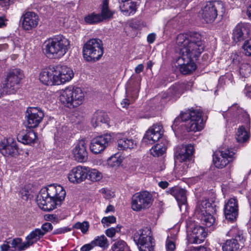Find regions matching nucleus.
Masks as SVG:
<instances>
[{
  "label": "nucleus",
  "instance_id": "obj_47",
  "mask_svg": "<svg viewBox=\"0 0 251 251\" xmlns=\"http://www.w3.org/2000/svg\"><path fill=\"white\" fill-rule=\"evenodd\" d=\"M120 229V227H119L118 226L116 228L110 227L106 230L105 234L107 236L109 237H113L114 236L116 232H119Z\"/></svg>",
  "mask_w": 251,
  "mask_h": 251
},
{
  "label": "nucleus",
  "instance_id": "obj_2",
  "mask_svg": "<svg viewBox=\"0 0 251 251\" xmlns=\"http://www.w3.org/2000/svg\"><path fill=\"white\" fill-rule=\"evenodd\" d=\"M66 192L60 185L52 184L42 188L36 198L39 207L44 211H50L64 200Z\"/></svg>",
  "mask_w": 251,
  "mask_h": 251
},
{
  "label": "nucleus",
  "instance_id": "obj_22",
  "mask_svg": "<svg viewBox=\"0 0 251 251\" xmlns=\"http://www.w3.org/2000/svg\"><path fill=\"white\" fill-rule=\"evenodd\" d=\"M87 143L84 139H81L77 142L72 151L75 159L78 162L85 161L88 158L87 151Z\"/></svg>",
  "mask_w": 251,
  "mask_h": 251
},
{
  "label": "nucleus",
  "instance_id": "obj_48",
  "mask_svg": "<svg viewBox=\"0 0 251 251\" xmlns=\"http://www.w3.org/2000/svg\"><path fill=\"white\" fill-rule=\"evenodd\" d=\"M52 225L50 223H45L42 226L41 230L44 233V235L47 232L52 230Z\"/></svg>",
  "mask_w": 251,
  "mask_h": 251
},
{
  "label": "nucleus",
  "instance_id": "obj_40",
  "mask_svg": "<svg viewBox=\"0 0 251 251\" xmlns=\"http://www.w3.org/2000/svg\"><path fill=\"white\" fill-rule=\"evenodd\" d=\"M22 240L21 238H17L13 239L12 240H9V243L11 246V247L12 249H15L17 248L18 250L19 251H24L25 249H20V248L23 246V244H24V242H22Z\"/></svg>",
  "mask_w": 251,
  "mask_h": 251
},
{
  "label": "nucleus",
  "instance_id": "obj_4",
  "mask_svg": "<svg viewBox=\"0 0 251 251\" xmlns=\"http://www.w3.org/2000/svg\"><path fill=\"white\" fill-rule=\"evenodd\" d=\"M70 47V41L65 36L59 35L45 42V50L48 57L60 58L63 56Z\"/></svg>",
  "mask_w": 251,
  "mask_h": 251
},
{
  "label": "nucleus",
  "instance_id": "obj_44",
  "mask_svg": "<svg viewBox=\"0 0 251 251\" xmlns=\"http://www.w3.org/2000/svg\"><path fill=\"white\" fill-rule=\"evenodd\" d=\"M66 218L64 215L60 214H48L45 216V220H63Z\"/></svg>",
  "mask_w": 251,
  "mask_h": 251
},
{
  "label": "nucleus",
  "instance_id": "obj_46",
  "mask_svg": "<svg viewBox=\"0 0 251 251\" xmlns=\"http://www.w3.org/2000/svg\"><path fill=\"white\" fill-rule=\"evenodd\" d=\"M14 1V0H0V7L3 8V10H7Z\"/></svg>",
  "mask_w": 251,
  "mask_h": 251
},
{
  "label": "nucleus",
  "instance_id": "obj_16",
  "mask_svg": "<svg viewBox=\"0 0 251 251\" xmlns=\"http://www.w3.org/2000/svg\"><path fill=\"white\" fill-rule=\"evenodd\" d=\"M111 141L112 136L109 134L97 136L91 140L90 150L95 154L100 153L108 146Z\"/></svg>",
  "mask_w": 251,
  "mask_h": 251
},
{
  "label": "nucleus",
  "instance_id": "obj_50",
  "mask_svg": "<svg viewBox=\"0 0 251 251\" xmlns=\"http://www.w3.org/2000/svg\"><path fill=\"white\" fill-rule=\"evenodd\" d=\"M0 249L1 251H14L11 247L9 241H5L0 246Z\"/></svg>",
  "mask_w": 251,
  "mask_h": 251
},
{
  "label": "nucleus",
  "instance_id": "obj_11",
  "mask_svg": "<svg viewBox=\"0 0 251 251\" xmlns=\"http://www.w3.org/2000/svg\"><path fill=\"white\" fill-rule=\"evenodd\" d=\"M224 7L221 1H208L201 7L200 14L202 19L206 23H213L218 15V11Z\"/></svg>",
  "mask_w": 251,
  "mask_h": 251
},
{
  "label": "nucleus",
  "instance_id": "obj_29",
  "mask_svg": "<svg viewBox=\"0 0 251 251\" xmlns=\"http://www.w3.org/2000/svg\"><path fill=\"white\" fill-rule=\"evenodd\" d=\"M117 146L119 150L125 151L134 149L137 144L133 139L124 137L118 140Z\"/></svg>",
  "mask_w": 251,
  "mask_h": 251
},
{
  "label": "nucleus",
  "instance_id": "obj_60",
  "mask_svg": "<svg viewBox=\"0 0 251 251\" xmlns=\"http://www.w3.org/2000/svg\"><path fill=\"white\" fill-rule=\"evenodd\" d=\"M158 185L162 188L165 189L168 186L169 183L166 181H162L158 183Z\"/></svg>",
  "mask_w": 251,
  "mask_h": 251
},
{
  "label": "nucleus",
  "instance_id": "obj_63",
  "mask_svg": "<svg viewBox=\"0 0 251 251\" xmlns=\"http://www.w3.org/2000/svg\"><path fill=\"white\" fill-rule=\"evenodd\" d=\"M8 47V45L5 43L0 45V51L6 50Z\"/></svg>",
  "mask_w": 251,
  "mask_h": 251
},
{
  "label": "nucleus",
  "instance_id": "obj_17",
  "mask_svg": "<svg viewBox=\"0 0 251 251\" xmlns=\"http://www.w3.org/2000/svg\"><path fill=\"white\" fill-rule=\"evenodd\" d=\"M26 113L27 126L30 128L38 126L44 117V112L39 107H30L27 109Z\"/></svg>",
  "mask_w": 251,
  "mask_h": 251
},
{
  "label": "nucleus",
  "instance_id": "obj_18",
  "mask_svg": "<svg viewBox=\"0 0 251 251\" xmlns=\"http://www.w3.org/2000/svg\"><path fill=\"white\" fill-rule=\"evenodd\" d=\"M57 85H60L70 81L74 74L71 68L65 65H58L54 67Z\"/></svg>",
  "mask_w": 251,
  "mask_h": 251
},
{
  "label": "nucleus",
  "instance_id": "obj_21",
  "mask_svg": "<svg viewBox=\"0 0 251 251\" xmlns=\"http://www.w3.org/2000/svg\"><path fill=\"white\" fill-rule=\"evenodd\" d=\"M88 168L78 166L73 168L69 173V180L73 183H79L83 181L87 177Z\"/></svg>",
  "mask_w": 251,
  "mask_h": 251
},
{
  "label": "nucleus",
  "instance_id": "obj_51",
  "mask_svg": "<svg viewBox=\"0 0 251 251\" xmlns=\"http://www.w3.org/2000/svg\"><path fill=\"white\" fill-rule=\"evenodd\" d=\"M178 228H173L172 229H170L169 232H170V235H168V237H169V239L175 241L176 239V234L177 232H178Z\"/></svg>",
  "mask_w": 251,
  "mask_h": 251
},
{
  "label": "nucleus",
  "instance_id": "obj_24",
  "mask_svg": "<svg viewBox=\"0 0 251 251\" xmlns=\"http://www.w3.org/2000/svg\"><path fill=\"white\" fill-rule=\"evenodd\" d=\"M22 27L25 30L35 28L38 25L39 18L37 14L33 12H27L23 16Z\"/></svg>",
  "mask_w": 251,
  "mask_h": 251
},
{
  "label": "nucleus",
  "instance_id": "obj_1",
  "mask_svg": "<svg viewBox=\"0 0 251 251\" xmlns=\"http://www.w3.org/2000/svg\"><path fill=\"white\" fill-rule=\"evenodd\" d=\"M176 43L179 56L176 60V66L182 74H190L196 69L194 61L204 50L201 37L196 33L180 34L177 36Z\"/></svg>",
  "mask_w": 251,
  "mask_h": 251
},
{
  "label": "nucleus",
  "instance_id": "obj_56",
  "mask_svg": "<svg viewBox=\"0 0 251 251\" xmlns=\"http://www.w3.org/2000/svg\"><path fill=\"white\" fill-rule=\"evenodd\" d=\"M7 20L4 16L0 17V28H3L6 26Z\"/></svg>",
  "mask_w": 251,
  "mask_h": 251
},
{
  "label": "nucleus",
  "instance_id": "obj_9",
  "mask_svg": "<svg viewBox=\"0 0 251 251\" xmlns=\"http://www.w3.org/2000/svg\"><path fill=\"white\" fill-rule=\"evenodd\" d=\"M134 240L140 251H153V238L150 227H146L136 232L134 235Z\"/></svg>",
  "mask_w": 251,
  "mask_h": 251
},
{
  "label": "nucleus",
  "instance_id": "obj_55",
  "mask_svg": "<svg viewBox=\"0 0 251 251\" xmlns=\"http://www.w3.org/2000/svg\"><path fill=\"white\" fill-rule=\"evenodd\" d=\"M235 239H237V241L239 240L240 242H244L245 239L243 236L242 232L241 231H239L237 232V233L235 235Z\"/></svg>",
  "mask_w": 251,
  "mask_h": 251
},
{
  "label": "nucleus",
  "instance_id": "obj_58",
  "mask_svg": "<svg viewBox=\"0 0 251 251\" xmlns=\"http://www.w3.org/2000/svg\"><path fill=\"white\" fill-rule=\"evenodd\" d=\"M144 65L142 64H139L135 69V72L136 74H139L144 70Z\"/></svg>",
  "mask_w": 251,
  "mask_h": 251
},
{
  "label": "nucleus",
  "instance_id": "obj_3",
  "mask_svg": "<svg viewBox=\"0 0 251 251\" xmlns=\"http://www.w3.org/2000/svg\"><path fill=\"white\" fill-rule=\"evenodd\" d=\"M225 118L228 117H238L240 122L244 123V125L240 126L236 133V139L239 143L246 142L249 138L248 130L250 128L251 119L249 115L237 104H234L229 108L227 112L223 113Z\"/></svg>",
  "mask_w": 251,
  "mask_h": 251
},
{
  "label": "nucleus",
  "instance_id": "obj_23",
  "mask_svg": "<svg viewBox=\"0 0 251 251\" xmlns=\"http://www.w3.org/2000/svg\"><path fill=\"white\" fill-rule=\"evenodd\" d=\"M224 214L226 220H235L238 215V205L235 198H230L225 204Z\"/></svg>",
  "mask_w": 251,
  "mask_h": 251
},
{
  "label": "nucleus",
  "instance_id": "obj_38",
  "mask_svg": "<svg viewBox=\"0 0 251 251\" xmlns=\"http://www.w3.org/2000/svg\"><path fill=\"white\" fill-rule=\"evenodd\" d=\"M166 150L164 144H156L150 150L151 154L153 156H159L163 154Z\"/></svg>",
  "mask_w": 251,
  "mask_h": 251
},
{
  "label": "nucleus",
  "instance_id": "obj_37",
  "mask_svg": "<svg viewBox=\"0 0 251 251\" xmlns=\"http://www.w3.org/2000/svg\"><path fill=\"white\" fill-rule=\"evenodd\" d=\"M92 241L94 247L98 246L101 248L105 249L107 248L109 246L108 241L106 237L103 235L100 236H97Z\"/></svg>",
  "mask_w": 251,
  "mask_h": 251
},
{
  "label": "nucleus",
  "instance_id": "obj_42",
  "mask_svg": "<svg viewBox=\"0 0 251 251\" xmlns=\"http://www.w3.org/2000/svg\"><path fill=\"white\" fill-rule=\"evenodd\" d=\"M251 71L250 66L249 64H242L239 70L240 75L243 77H247L249 76Z\"/></svg>",
  "mask_w": 251,
  "mask_h": 251
},
{
  "label": "nucleus",
  "instance_id": "obj_25",
  "mask_svg": "<svg viewBox=\"0 0 251 251\" xmlns=\"http://www.w3.org/2000/svg\"><path fill=\"white\" fill-rule=\"evenodd\" d=\"M54 67L44 69L40 74V81L47 85H57Z\"/></svg>",
  "mask_w": 251,
  "mask_h": 251
},
{
  "label": "nucleus",
  "instance_id": "obj_41",
  "mask_svg": "<svg viewBox=\"0 0 251 251\" xmlns=\"http://www.w3.org/2000/svg\"><path fill=\"white\" fill-rule=\"evenodd\" d=\"M89 227V224L86 221H84L83 222H77L73 226V228L80 229L83 233H86L87 232Z\"/></svg>",
  "mask_w": 251,
  "mask_h": 251
},
{
  "label": "nucleus",
  "instance_id": "obj_27",
  "mask_svg": "<svg viewBox=\"0 0 251 251\" xmlns=\"http://www.w3.org/2000/svg\"><path fill=\"white\" fill-rule=\"evenodd\" d=\"M44 233L40 228H36L32 231L26 237V241L24 242L20 249H26L34 243L37 242L44 236Z\"/></svg>",
  "mask_w": 251,
  "mask_h": 251
},
{
  "label": "nucleus",
  "instance_id": "obj_64",
  "mask_svg": "<svg viewBox=\"0 0 251 251\" xmlns=\"http://www.w3.org/2000/svg\"><path fill=\"white\" fill-rule=\"evenodd\" d=\"M196 248L193 246H187L184 251H196Z\"/></svg>",
  "mask_w": 251,
  "mask_h": 251
},
{
  "label": "nucleus",
  "instance_id": "obj_15",
  "mask_svg": "<svg viewBox=\"0 0 251 251\" xmlns=\"http://www.w3.org/2000/svg\"><path fill=\"white\" fill-rule=\"evenodd\" d=\"M24 77L23 72L19 69H14L9 70L7 74L5 83L3 89L8 94H14L17 89V85Z\"/></svg>",
  "mask_w": 251,
  "mask_h": 251
},
{
  "label": "nucleus",
  "instance_id": "obj_61",
  "mask_svg": "<svg viewBox=\"0 0 251 251\" xmlns=\"http://www.w3.org/2000/svg\"><path fill=\"white\" fill-rule=\"evenodd\" d=\"M195 248H196V251H211L210 249L204 246H200L198 247H195Z\"/></svg>",
  "mask_w": 251,
  "mask_h": 251
},
{
  "label": "nucleus",
  "instance_id": "obj_32",
  "mask_svg": "<svg viewBox=\"0 0 251 251\" xmlns=\"http://www.w3.org/2000/svg\"><path fill=\"white\" fill-rule=\"evenodd\" d=\"M108 118L106 114L102 112H97L94 113L91 120V124L93 127H96L102 124H106Z\"/></svg>",
  "mask_w": 251,
  "mask_h": 251
},
{
  "label": "nucleus",
  "instance_id": "obj_12",
  "mask_svg": "<svg viewBox=\"0 0 251 251\" xmlns=\"http://www.w3.org/2000/svg\"><path fill=\"white\" fill-rule=\"evenodd\" d=\"M153 198L152 195L147 191L135 194L132 198L131 208L139 211L150 208L152 204Z\"/></svg>",
  "mask_w": 251,
  "mask_h": 251
},
{
  "label": "nucleus",
  "instance_id": "obj_34",
  "mask_svg": "<svg viewBox=\"0 0 251 251\" xmlns=\"http://www.w3.org/2000/svg\"><path fill=\"white\" fill-rule=\"evenodd\" d=\"M240 250V245L237 239L227 240L222 246L223 251H238Z\"/></svg>",
  "mask_w": 251,
  "mask_h": 251
},
{
  "label": "nucleus",
  "instance_id": "obj_8",
  "mask_svg": "<svg viewBox=\"0 0 251 251\" xmlns=\"http://www.w3.org/2000/svg\"><path fill=\"white\" fill-rule=\"evenodd\" d=\"M186 227L189 244H198L204 241L207 235L204 226H197L195 221H186Z\"/></svg>",
  "mask_w": 251,
  "mask_h": 251
},
{
  "label": "nucleus",
  "instance_id": "obj_33",
  "mask_svg": "<svg viewBox=\"0 0 251 251\" xmlns=\"http://www.w3.org/2000/svg\"><path fill=\"white\" fill-rule=\"evenodd\" d=\"M114 12L111 10L108 6V0H103L101 5L100 17L102 21L109 20L113 18Z\"/></svg>",
  "mask_w": 251,
  "mask_h": 251
},
{
  "label": "nucleus",
  "instance_id": "obj_20",
  "mask_svg": "<svg viewBox=\"0 0 251 251\" xmlns=\"http://www.w3.org/2000/svg\"><path fill=\"white\" fill-rule=\"evenodd\" d=\"M162 134V126L155 124L151 126L146 132L143 141L147 144H153L160 139Z\"/></svg>",
  "mask_w": 251,
  "mask_h": 251
},
{
  "label": "nucleus",
  "instance_id": "obj_5",
  "mask_svg": "<svg viewBox=\"0 0 251 251\" xmlns=\"http://www.w3.org/2000/svg\"><path fill=\"white\" fill-rule=\"evenodd\" d=\"M187 121L188 123L184 125L187 131H194L201 130L203 127V122L202 119L201 113L197 110H188L186 112L181 114L180 118H176L172 127L174 130L179 124L180 120ZM181 126H184L182 124Z\"/></svg>",
  "mask_w": 251,
  "mask_h": 251
},
{
  "label": "nucleus",
  "instance_id": "obj_19",
  "mask_svg": "<svg viewBox=\"0 0 251 251\" xmlns=\"http://www.w3.org/2000/svg\"><path fill=\"white\" fill-rule=\"evenodd\" d=\"M18 148L16 141L13 138H3L0 141V152L5 156H15Z\"/></svg>",
  "mask_w": 251,
  "mask_h": 251
},
{
  "label": "nucleus",
  "instance_id": "obj_13",
  "mask_svg": "<svg viewBox=\"0 0 251 251\" xmlns=\"http://www.w3.org/2000/svg\"><path fill=\"white\" fill-rule=\"evenodd\" d=\"M194 151V147L191 144L187 145H182L177 149L175 155L176 162L181 163L180 168L183 169L181 170L182 174L186 171L188 168L189 162L192 159V155Z\"/></svg>",
  "mask_w": 251,
  "mask_h": 251
},
{
  "label": "nucleus",
  "instance_id": "obj_43",
  "mask_svg": "<svg viewBox=\"0 0 251 251\" xmlns=\"http://www.w3.org/2000/svg\"><path fill=\"white\" fill-rule=\"evenodd\" d=\"M243 48L245 54L248 56H251V39L245 41Z\"/></svg>",
  "mask_w": 251,
  "mask_h": 251
},
{
  "label": "nucleus",
  "instance_id": "obj_30",
  "mask_svg": "<svg viewBox=\"0 0 251 251\" xmlns=\"http://www.w3.org/2000/svg\"><path fill=\"white\" fill-rule=\"evenodd\" d=\"M119 7L121 12L125 15L129 16L133 14L136 10V5L135 2L131 1H119Z\"/></svg>",
  "mask_w": 251,
  "mask_h": 251
},
{
  "label": "nucleus",
  "instance_id": "obj_14",
  "mask_svg": "<svg viewBox=\"0 0 251 251\" xmlns=\"http://www.w3.org/2000/svg\"><path fill=\"white\" fill-rule=\"evenodd\" d=\"M235 158V153L232 149L222 148L214 154L213 161L217 168L222 169L232 162Z\"/></svg>",
  "mask_w": 251,
  "mask_h": 251
},
{
  "label": "nucleus",
  "instance_id": "obj_57",
  "mask_svg": "<svg viewBox=\"0 0 251 251\" xmlns=\"http://www.w3.org/2000/svg\"><path fill=\"white\" fill-rule=\"evenodd\" d=\"M155 37L156 35L154 33H151L147 37V41L149 43L151 44L154 41Z\"/></svg>",
  "mask_w": 251,
  "mask_h": 251
},
{
  "label": "nucleus",
  "instance_id": "obj_52",
  "mask_svg": "<svg viewBox=\"0 0 251 251\" xmlns=\"http://www.w3.org/2000/svg\"><path fill=\"white\" fill-rule=\"evenodd\" d=\"M94 247V244H92V241L90 242L89 244H85L83 246L81 249V251H89L91 249H92Z\"/></svg>",
  "mask_w": 251,
  "mask_h": 251
},
{
  "label": "nucleus",
  "instance_id": "obj_31",
  "mask_svg": "<svg viewBox=\"0 0 251 251\" xmlns=\"http://www.w3.org/2000/svg\"><path fill=\"white\" fill-rule=\"evenodd\" d=\"M19 141L24 144H31L34 143L37 139V135L33 131H29L25 134L20 133L17 136Z\"/></svg>",
  "mask_w": 251,
  "mask_h": 251
},
{
  "label": "nucleus",
  "instance_id": "obj_59",
  "mask_svg": "<svg viewBox=\"0 0 251 251\" xmlns=\"http://www.w3.org/2000/svg\"><path fill=\"white\" fill-rule=\"evenodd\" d=\"M121 104L123 107H126L130 104L129 100L127 99H125L122 101Z\"/></svg>",
  "mask_w": 251,
  "mask_h": 251
},
{
  "label": "nucleus",
  "instance_id": "obj_26",
  "mask_svg": "<svg viewBox=\"0 0 251 251\" xmlns=\"http://www.w3.org/2000/svg\"><path fill=\"white\" fill-rule=\"evenodd\" d=\"M167 193L170 194L176 198L180 210L182 207L184 209L186 208V192L184 189L178 187H172L168 189Z\"/></svg>",
  "mask_w": 251,
  "mask_h": 251
},
{
  "label": "nucleus",
  "instance_id": "obj_62",
  "mask_svg": "<svg viewBox=\"0 0 251 251\" xmlns=\"http://www.w3.org/2000/svg\"><path fill=\"white\" fill-rule=\"evenodd\" d=\"M101 223L103 224L104 226H109L110 224L113 223L115 221H101Z\"/></svg>",
  "mask_w": 251,
  "mask_h": 251
},
{
  "label": "nucleus",
  "instance_id": "obj_54",
  "mask_svg": "<svg viewBox=\"0 0 251 251\" xmlns=\"http://www.w3.org/2000/svg\"><path fill=\"white\" fill-rule=\"evenodd\" d=\"M72 230V228L68 227H63L58 228L56 231V233L57 234H62L65 233L66 232L70 231Z\"/></svg>",
  "mask_w": 251,
  "mask_h": 251
},
{
  "label": "nucleus",
  "instance_id": "obj_35",
  "mask_svg": "<svg viewBox=\"0 0 251 251\" xmlns=\"http://www.w3.org/2000/svg\"><path fill=\"white\" fill-rule=\"evenodd\" d=\"M112 251H131L126 243L123 240H118L112 246Z\"/></svg>",
  "mask_w": 251,
  "mask_h": 251
},
{
  "label": "nucleus",
  "instance_id": "obj_10",
  "mask_svg": "<svg viewBox=\"0 0 251 251\" xmlns=\"http://www.w3.org/2000/svg\"><path fill=\"white\" fill-rule=\"evenodd\" d=\"M194 216L199 220H216L218 218L216 210L207 199L200 200L198 202Z\"/></svg>",
  "mask_w": 251,
  "mask_h": 251
},
{
  "label": "nucleus",
  "instance_id": "obj_36",
  "mask_svg": "<svg viewBox=\"0 0 251 251\" xmlns=\"http://www.w3.org/2000/svg\"><path fill=\"white\" fill-rule=\"evenodd\" d=\"M87 176L88 179L93 182L100 181L102 178V174L96 169H90L88 168Z\"/></svg>",
  "mask_w": 251,
  "mask_h": 251
},
{
  "label": "nucleus",
  "instance_id": "obj_6",
  "mask_svg": "<svg viewBox=\"0 0 251 251\" xmlns=\"http://www.w3.org/2000/svg\"><path fill=\"white\" fill-rule=\"evenodd\" d=\"M85 97V93L81 88L69 87L61 91L59 100L68 107H77L83 103Z\"/></svg>",
  "mask_w": 251,
  "mask_h": 251
},
{
  "label": "nucleus",
  "instance_id": "obj_28",
  "mask_svg": "<svg viewBox=\"0 0 251 251\" xmlns=\"http://www.w3.org/2000/svg\"><path fill=\"white\" fill-rule=\"evenodd\" d=\"M249 30L244 26L237 25L233 31V39L235 42L245 40L249 36Z\"/></svg>",
  "mask_w": 251,
  "mask_h": 251
},
{
  "label": "nucleus",
  "instance_id": "obj_7",
  "mask_svg": "<svg viewBox=\"0 0 251 251\" xmlns=\"http://www.w3.org/2000/svg\"><path fill=\"white\" fill-rule=\"evenodd\" d=\"M103 53L102 42L99 39H90L83 46V57L87 61H96L101 57Z\"/></svg>",
  "mask_w": 251,
  "mask_h": 251
},
{
  "label": "nucleus",
  "instance_id": "obj_49",
  "mask_svg": "<svg viewBox=\"0 0 251 251\" xmlns=\"http://www.w3.org/2000/svg\"><path fill=\"white\" fill-rule=\"evenodd\" d=\"M100 192L104 195L103 197L106 199H110L114 196V194L113 192L105 188L101 189Z\"/></svg>",
  "mask_w": 251,
  "mask_h": 251
},
{
  "label": "nucleus",
  "instance_id": "obj_45",
  "mask_svg": "<svg viewBox=\"0 0 251 251\" xmlns=\"http://www.w3.org/2000/svg\"><path fill=\"white\" fill-rule=\"evenodd\" d=\"M166 247L167 251H174L176 249L174 241L170 239L169 237L166 240Z\"/></svg>",
  "mask_w": 251,
  "mask_h": 251
},
{
  "label": "nucleus",
  "instance_id": "obj_39",
  "mask_svg": "<svg viewBox=\"0 0 251 251\" xmlns=\"http://www.w3.org/2000/svg\"><path fill=\"white\" fill-rule=\"evenodd\" d=\"M84 21L88 24H95L102 21L99 14L92 13L84 17Z\"/></svg>",
  "mask_w": 251,
  "mask_h": 251
},
{
  "label": "nucleus",
  "instance_id": "obj_53",
  "mask_svg": "<svg viewBox=\"0 0 251 251\" xmlns=\"http://www.w3.org/2000/svg\"><path fill=\"white\" fill-rule=\"evenodd\" d=\"M205 223V226L204 227L205 230L207 232L208 231V228H209V231L212 230L213 229V222L214 221H213V222H211V221H204Z\"/></svg>",
  "mask_w": 251,
  "mask_h": 251
}]
</instances>
